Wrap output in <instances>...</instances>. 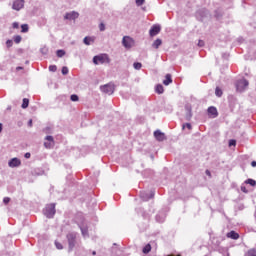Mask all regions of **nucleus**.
Masks as SVG:
<instances>
[{
	"instance_id": "1",
	"label": "nucleus",
	"mask_w": 256,
	"mask_h": 256,
	"mask_svg": "<svg viewBox=\"0 0 256 256\" xmlns=\"http://www.w3.org/2000/svg\"><path fill=\"white\" fill-rule=\"evenodd\" d=\"M94 65H103V63H109V56L107 54H100L93 57Z\"/></svg>"
},
{
	"instance_id": "2",
	"label": "nucleus",
	"mask_w": 256,
	"mask_h": 256,
	"mask_svg": "<svg viewBox=\"0 0 256 256\" xmlns=\"http://www.w3.org/2000/svg\"><path fill=\"white\" fill-rule=\"evenodd\" d=\"M122 45L125 49H131L135 47V40L131 36H124L122 39Z\"/></svg>"
},
{
	"instance_id": "3",
	"label": "nucleus",
	"mask_w": 256,
	"mask_h": 256,
	"mask_svg": "<svg viewBox=\"0 0 256 256\" xmlns=\"http://www.w3.org/2000/svg\"><path fill=\"white\" fill-rule=\"evenodd\" d=\"M102 93H106L107 95H113L115 93V84L108 83L100 87Z\"/></svg>"
},
{
	"instance_id": "4",
	"label": "nucleus",
	"mask_w": 256,
	"mask_h": 256,
	"mask_svg": "<svg viewBox=\"0 0 256 256\" xmlns=\"http://www.w3.org/2000/svg\"><path fill=\"white\" fill-rule=\"evenodd\" d=\"M55 204H49L46 206V208L44 209V215L48 218V219H52V217H54L55 215Z\"/></svg>"
},
{
	"instance_id": "5",
	"label": "nucleus",
	"mask_w": 256,
	"mask_h": 256,
	"mask_svg": "<svg viewBox=\"0 0 256 256\" xmlns=\"http://www.w3.org/2000/svg\"><path fill=\"white\" fill-rule=\"evenodd\" d=\"M247 87H249V81L246 79L238 80L236 83V89L240 91V93L243 92L244 89H247Z\"/></svg>"
},
{
	"instance_id": "6",
	"label": "nucleus",
	"mask_w": 256,
	"mask_h": 256,
	"mask_svg": "<svg viewBox=\"0 0 256 256\" xmlns=\"http://www.w3.org/2000/svg\"><path fill=\"white\" fill-rule=\"evenodd\" d=\"M140 197L144 201H149V199H153V197H155V190H151L150 192H141Z\"/></svg>"
},
{
	"instance_id": "7",
	"label": "nucleus",
	"mask_w": 256,
	"mask_h": 256,
	"mask_svg": "<svg viewBox=\"0 0 256 256\" xmlns=\"http://www.w3.org/2000/svg\"><path fill=\"white\" fill-rule=\"evenodd\" d=\"M67 239H68L69 250L72 251V249L75 247V239H77V236L73 233H69L67 235Z\"/></svg>"
},
{
	"instance_id": "8",
	"label": "nucleus",
	"mask_w": 256,
	"mask_h": 256,
	"mask_svg": "<svg viewBox=\"0 0 256 256\" xmlns=\"http://www.w3.org/2000/svg\"><path fill=\"white\" fill-rule=\"evenodd\" d=\"M25 7V0H16L13 3L12 9L15 11H21Z\"/></svg>"
},
{
	"instance_id": "9",
	"label": "nucleus",
	"mask_w": 256,
	"mask_h": 256,
	"mask_svg": "<svg viewBox=\"0 0 256 256\" xmlns=\"http://www.w3.org/2000/svg\"><path fill=\"white\" fill-rule=\"evenodd\" d=\"M154 137L156 140H158L159 142L162 141H167V136H165V133L161 132V130H156L154 132Z\"/></svg>"
},
{
	"instance_id": "10",
	"label": "nucleus",
	"mask_w": 256,
	"mask_h": 256,
	"mask_svg": "<svg viewBox=\"0 0 256 256\" xmlns=\"http://www.w3.org/2000/svg\"><path fill=\"white\" fill-rule=\"evenodd\" d=\"M159 33H161L160 25H153L149 31L150 37H155V35H159Z\"/></svg>"
},
{
	"instance_id": "11",
	"label": "nucleus",
	"mask_w": 256,
	"mask_h": 256,
	"mask_svg": "<svg viewBox=\"0 0 256 256\" xmlns=\"http://www.w3.org/2000/svg\"><path fill=\"white\" fill-rule=\"evenodd\" d=\"M64 19H68L69 21H75V19H79V12L72 11L70 13H66Z\"/></svg>"
},
{
	"instance_id": "12",
	"label": "nucleus",
	"mask_w": 256,
	"mask_h": 256,
	"mask_svg": "<svg viewBox=\"0 0 256 256\" xmlns=\"http://www.w3.org/2000/svg\"><path fill=\"white\" fill-rule=\"evenodd\" d=\"M8 166L15 168V167H21V160H19V158H12L9 162H8Z\"/></svg>"
},
{
	"instance_id": "13",
	"label": "nucleus",
	"mask_w": 256,
	"mask_h": 256,
	"mask_svg": "<svg viewBox=\"0 0 256 256\" xmlns=\"http://www.w3.org/2000/svg\"><path fill=\"white\" fill-rule=\"evenodd\" d=\"M185 110H186V115H185L186 121H191V117H193L191 105L187 104L185 106Z\"/></svg>"
},
{
	"instance_id": "14",
	"label": "nucleus",
	"mask_w": 256,
	"mask_h": 256,
	"mask_svg": "<svg viewBox=\"0 0 256 256\" xmlns=\"http://www.w3.org/2000/svg\"><path fill=\"white\" fill-rule=\"evenodd\" d=\"M227 237L229 239H234V240H237L239 239V233L235 232V231H230L229 233H227Z\"/></svg>"
},
{
	"instance_id": "15",
	"label": "nucleus",
	"mask_w": 256,
	"mask_h": 256,
	"mask_svg": "<svg viewBox=\"0 0 256 256\" xmlns=\"http://www.w3.org/2000/svg\"><path fill=\"white\" fill-rule=\"evenodd\" d=\"M84 45H91V43H95L94 37L86 36L83 40Z\"/></svg>"
},
{
	"instance_id": "16",
	"label": "nucleus",
	"mask_w": 256,
	"mask_h": 256,
	"mask_svg": "<svg viewBox=\"0 0 256 256\" xmlns=\"http://www.w3.org/2000/svg\"><path fill=\"white\" fill-rule=\"evenodd\" d=\"M208 113L209 115H212L213 117H217V115H219V113L217 112V108L210 106L208 108Z\"/></svg>"
},
{
	"instance_id": "17",
	"label": "nucleus",
	"mask_w": 256,
	"mask_h": 256,
	"mask_svg": "<svg viewBox=\"0 0 256 256\" xmlns=\"http://www.w3.org/2000/svg\"><path fill=\"white\" fill-rule=\"evenodd\" d=\"M161 45H163V41H162L161 39L157 38V39L153 42L152 47H153L154 49H159V47H161Z\"/></svg>"
},
{
	"instance_id": "18",
	"label": "nucleus",
	"mask_w": 256,
	"mask_h": 256,
	"mask_svg": "<svg viewBox=\"0 0 256 256\" xmlns=\"http://www.w3.org/2000/svg\"><path fill=\"white\" fill-rule=\"evenodd\" d=\"M173 83V79L171 78V74H166L165 80L163 81V85H171Z\"/></svg>"
},
{
	"instance_id": "19",
	"label": "nucleus",
	"mask_w": 256,
	"mask_h": 256,
	"mask_svg": "<svg viewBox=\"0 0 256 256\" xmlns=\"http://www.w3.org/2000/svg\"><path fill=\"white\" fill-rule=\"evenodd\" d=\"M155 91H156V93H158V95H162V93L165 91V89L163 88V85L158 84V85H156Z\"/></svg>"
},
{
	"instance_id": "20",
	"label": "nucleus",
	"mask_w": 256,
	"mask_h": 256,
	"mask_svg": "<svg viewBox=\"0 0 256 256\" xmlns=\"http://www.w3.org/2000/svg\"><path fill=\"white\" fill-rule=\"evenodd\" d=\"M21 33H28L29 32V25L27 24H22L21 25Z\"/></svg>"
},
{
	"instance_id": "21",
	"label": "nucleus",
	"mask_w": 256,
	"mask_h": 256,
	"mask_svg": "<svg viewBox=\"0 0 256 256\" xmlns=\"http://www.w3.org/2000/svg\"><path fill=\"white\" fill-rule=\"evenodd\" d=\"M245 183H246V185H251V187H255V185H256V181L251 178L247 179L245 181Z\"/></svg>"
},
{
	"instance_id": "22",
	"label": "nucleus",
	"mask_w": 256,
	"mask_h": 256,
	"mask_svg": "<svg viewBox=\"0 0 256 256\" xmlns=\"http://www.w3.org/2000/svg\"><path fill=\"white\" fill-rule=\"evenodd\" d=\"M143 253L145 255H147V253H150L151 252V244H147L144 248H143Z\"/></svg>"
},
{
	"instance_id": "23",
	"label": "nucleus",
	"mask_w": 256,
	"mask_h": 256,
	"mask_svg": "<svg viewBox=\"0 0 256 256\" xmlns=\"http://www.w3.org/2000/svg\"><path fill=\"white\" fill-rule=\"evenodd\" d=\"M215 95H216V97H222V95H223V90H221V88H219V87H216V89H215Z\"/></svg>"
},
{
	"instance_id": "24",
	"label": "nucleus",
	"mask_w": 256,
	"mask_h": 256,
	"mask_svg": "<svg viewBox=\"0 0 256 256\" xmlns=\"http://www.w3.org/2000/svg\"><path fill=\"white\" fill-rule=\"evenodd\" d=\"M29 107V99L24 98L22 102V109H27Z\"/></svg>"
},
{
	"instance_id": "25",
	"label": "nucleus",
	"mask_w": 256,
	"mask_h": 256,
	"mask_svg": "<svg viewBox=\"0 0 256 256\" xmlns=\"http://www.w3.org/2000/svg\"><path fill=\"white\" fill-rule=\"evenodd\" d=\"M134 69H136L137 71H139V69H141L143 67V64H141V62H135L133 64Z\"/></svg>"
},
{
	"instance_id": "26",
	"label": "nucleus",
	"mask_w": 256,
	"mask_h": 256,
	"mask_svg": "<svg viewBox=\"0 0 256 256\" xmlns=\"http://www.w3.org/2000/svg\"><path fill=\"white\" fill-rule=\"evenodd\" d=\"M54 143L53 142H44V147L46 149H52Z\"/></svg>"
},
{
	"instance_id": "27",
	"label": "nucleus",
	"mask_w": 256,
	"mask_h": 256,
	"mask_svg": "<svg viewBox=\"0 0 256 256\" xmlns=\"http://www.w3.org/2000/svg\"><path fill=\"white\" fill-rule=\"evenodd\" d=\"M56 55L57 57H65V50H57Z\"/></svg>"
},
{
	"instance_id": "28",
	"label": "nucleus",
	"mask_w": 256,
	"mask_h": 256,
	"mask_svg": "<svg viewBox=\"0 0 256 256\" xmlns=\"http://www.w3.org/2000/svg\"><path fill=\"white\" fill-rule=\"evenodd\" d=\"M83 237H87L89 235L87 228L80 227Z\"/></svg>"
},
{
	"instance_id": "29",
	"label": "nucleus",
	"mask_w": 256,
	"mask_h": 256,
	"mask_svg": "<svg viewBox=\"0 0 256 256\" xmlns=\"http://www.w3.org/2000/svg\"><path fill=\"white\" fill-rule=\"evenodd\" d=\"M21 36L20 35H16V36H14V43H17V44H19V43H21Z\"/></svg>"
},
{
	"instance_id": "30",
	"label": "nucleus",
	"mask_w": 256,
	"mask_h": 256,
	"mask_svg": "<svg viewBox=\"0 0 256 256\" xmlns=\"http://www.w3.org/2000/svg\"><path fill=\"white\" fill-rule=\"evenodd\" d=\"M40 53H42V55H47V53H49V49H47V47H43L40 49Z\"/></svg>"
},
{
	"instance_id": "31",
	"label": "nucleus",
	"mask_w": 256,
	"mask_h": 256,
	"mask_svg": "<svg viewBox=\"0 0 256 256\" xmlns=\"http://www.w3.org/2000/svg\"><path fill=\"white\" fill-rule=\"evenodd\" d=\"M69 73V68L67 66L62 67V75H68Z\"/></svg>"
},
{
	"instance_id": "32",
	"label": "nucleus",
	"mask_w": 256,
	"mask_h": 256,
	"mask_svg": "<svg viewBox=\"0 0 256 256\" xmlns=\"http://www.w3.org/2000/svg\"><path fill=\"white\" fill-rule=\"evenodd\" d=\"M71 101H79V96L77 94H72L70 96Z\"/></svg>"
},
{
	"instance_id": "33",
	"label": "nucleus",
	"mask_w": 256,
	"mask_h": 256,
	"mask_svg": "<svg viewBox=\"0 0 256 256\" xmlns=\"http://www.w3.org/2000/svg\"><path fill=\"white\" fill-rule=\"evenodd\" d=\"M45 140L49 141V143H55L53 136H46Z\"/></svg>"
},
{
	"instance_id": "34",
	"label": "nucleus",
	"mask_w": 256,
	"mask_h": 256,
	"mask_svg": "<svg viewBox=\"0 0 256 256\" xmlns=\"http://www.w3.org/2000/svg\"><path fill=\"white\" fill-rule=\"evenodd\" d=\"M49 71H51L52 73H55V71H57V66H55V65H50V66H49Z\"/></svg>"
},
{
	"instance_id": "35",
	"label": "nucleus",
	"mask_w": 256,
	"mask_h": 256,
	"mask_svg": "<svg viewBox=\"0 0 256 256\" xmlns=\"http://www.w3.org/2000/svg\"><path fill=\"white\" fill-rule=\"evenodd\" d=\"M235 145H237V141L236 140H230L229 141V147H235Z\"/></svg>"
},
{
	"instance_id": "36",
	"label": "nucleus",
	"mask_w": 256,
	"mask_h": 256,
	"mask_svg": "<svg viewBox=\"0 0 256 256\" xmlns=\"http://www.w3.org/2000/svg\"><path fill=\"white\" fill-rule=\"evenodd\" d=\"M145 3V0H136L137 7H141Z\"/></svg>"
},
{
	"instance_id": "37",
	"label": "nucleus",
	"mask_w": 256,
	"mask_h": 256,
	"mask_svg": "<svg viewBox=\"0 0 256 256\" xmlns=\"http://www.w3.org/2000/svg\"><path fill=\"white\" fill-rule=\"evenodd\" d=\"M247 256H256V250H249Z\"/></svg>"
},
{
	"instance_id": "38",
	"label": "nucleus",
	"mask_w": 256,
	"mask_h": 256,
	"mask_svg": "<svg viewBox=\"0 0 256 256\" xmlns=\"http://www.w3.org/2000/svg\"><path fill=\"white\" fill-rule=\"evenodd\" d=\"M6 47H13V40H7L6 41Z\"/></svg>"
},
{
	"instance_id": "39",
	"label": "nucleus",
	"mask_w": 256,
	"mask_h": 256,
	"mask_svg": "<svg viewBox=\"0 0 256 256\" xmlns=\"http://www.w3.org/2000/svg\"><path fill=\"white\" fill-rule=\"evenodd\" d=\"M10 201H11V198H9V197H5V198L3 199V203H4L5 205L9 204Z\"/></svg>"
},
{
	"instance_id": "40",
	"label": "nucleus",
	"mask_w": 256,
	"mask_h": 256,
	"mask_svg": "<svg viewBox=\"0 0 256 256\" xmlns=\"http://www.w3.org/2000/svg\"><path fill=\"white\" fill-rule=\"evenodd\" d=\"M185 127H187V129L191 130L193 127L191 126V123H186L183 125V129H185Z\"/></svg>"
},
{
	"instance_id": "41",
	"label": "nucleus",
	"mask_w": 256,
	"mask_h": 256,
	"mask_svg": "<svg viewBox=\"0 0 256 256\" xmlns=\"http://www.w3.org/2000/svg\"><path fill=\"white\" fill-rule=\"evenodd\" d=\"M56 248L57 249H63V244L59 242H55Z\"/></svg>"
},
{
	"instance_id": "42",
	"label": "nucleus",
	"mask_w": 256,
	"mask_h": 256,
	"mask_svg": "<svg viewBox=\"0 0 256 256\" xmlns=\"http://www.w3.org/2000/svg\"><path fill=\"white\" fill-rule=\"evenodd\" d=\"M198 47H205V42L203 40H199Z\"/></svg>"
},
{
	"instance_id": "43",
	"label": "nucleus",
	"mask_w": 256,
	"mask_h": 256,
	"mask_svg": "<svg viewBox=\"0 0 256 256\" xmlns=\"http://www.w3.org/2000/svg\"><path fill=\"white\" fill-rule=\"evenodd\" d=\"M241 191L243 192V193H249V191L247 190V187H245V186H241Z\"/></svg>"
},
{
	"instance_id": "44",
	"label": "nucleus",
	"mask_w": 256,
	"mask_h": 256,
	"mask_svg": "<svg viewBox=\"0 0 256 256\" xmlns=\"http://www.w3.org/2000/svg\"><path fill=\"white\" fill-rule=\"evenodd\" d=\"M13 29H19V24L17 22H14L12 24Z\"/></svg>"
},
{
	"instance_id": "45",
	"label": "nucleus",
	"mask_w": 256,
	"mask_h": 256,
	"mask_svg": "<svg viewBox=\"0 0 256 256\" xmlns=\"http://www.w3.org/2000/svg\"><path fill=\"white\" fill-rule=\"evenodd\" d=\"M99 29L100 31H105V24L101 23Z\"/></svg>"
},
{
	"instance_id": "46",
	"label": "nucleus",
	"mask_w": 256,
	"mask_h": 256,
	"mask_svg": "<svg viewBox=\"0 0 256 256\" xmlns=\"http://www.w3.org/2000/svg\"><path fill=\"white\" fill-rule=\"evenodd\" d=\"M25 159H31V153L27 152L25 155H24Z\"/></svg>"
},
{
	"instance_id": "47",
	"label": "nucleus",
	"mask_w": 256,
	"mask_h": 256,
	"mask_svg": "<svg viewBox=\"0 0 256 256\" xmlns=\"http://www.w3.org/2000/svg\"><path fill=\"white\" fill-rule=\"evenodd\" d=\"M28 127H33V120L30 119V120L28 121Z\"/></svg>"
},
{
	"instance_id": "48",
	"label": "nucleus",
	"mask_w": 256,
	"mask_h": 256,
	"mask_svg": "<svg viewBox=\"0 0 256 256\" xmlns=\"http://www.w3.org/2000/svg\"><path fill=\"white\" fill-rule=\"evenodd\" d=\"M206 175H208V177H211V171L206 170Z\"/></svg>"
},
{
	"instance_id": "49",
	"label": "nucleus",
	"mask_w": 256,
	"mask_h": 256,
	"mask_svg": "<svg viewBox=\"0 0 256 256\" xmlns=\"http://www.w3.org/2000/svg\"><path fill=\"white\" fill-rule=\"evenodd\" d=\"M251 166H252V167H256V161H252V162H251Z\"/></svg>"
},
{
	"instance_id": "50",
	"label": "nucleus",
	"mask_w": 256,
	"mask_h": 256,
	"mask_svg": "<svg viewBox=\"0 0 256 256\" xmlns=\"http://www.w3.org/2000/svg\"><path fill=\"white\" fill-rule=\"evenodd\" d=\"M21 69H23V67L18 66V67L16 68V71H21Z\"/></svg>"
},
{
	"instance_id": "51",
	"label": "nucleus",
	"mask_w": 256,
	"mask_h": 256,
	"mask_svg": "<svg viewBox=\"0 0 256 256\" xmlns=\"http://www.w3.org/2000/svg\"><path fill=\"white\" fill-rule=\"evenodd\" d=\"M3 131V124L0 123V133Z\"/></svg>"
},
{
	"instance_id": "52",
	"label": "nucleus",
	"mask_w": 256,
	"mask_h": 256,
	"mask_svg": "<svg viewBox=\"0 0 256 256\" xmlns=\"http://www.w3.org/2000/svg\"><path fill=\"white\" fill-rule=\"evenodd\" d=\"M23 126V122H18V127H22Z\"/></svg>"
},
{
	"instance_id": "53",
	"label": "nucleus",
	"mask_w": 256,
	"mask_h": 256,
	"mask_svg": "<svg viewBox=\"0 0 256 256\" xmlns=\"http://www.w3.org/2000/svg\"><path fill=\"white\" fill-rule=\"evenodd\" d=\"M92 255H97V252H96V251H93V252H92Z\"/></svg>"
},
{
	"instance_id": "54",
	"label": "nucleus",
	"mask_w": 256,
	"mask_h": 256,
	"mask_svg": "<svg viewBox=\"0 0 256 256\" xmlns=\"http://www.w3.org/2000/svg\"><path fill=\"white\" fill-rule=\"evenodd\" d=\"M157 221H159V216H156Z\"/></svg>"
},
{
	"instance_id": "55",
	"label": "nucleus",
	"mask_w": 256,
	"mask_h": 256,
	"mask_svg": "<svg viewBox=\"0 0 256 256\" xmlns=\"http://www.w3.org/2000/svg\"><path fill=\"white\" fill-rule=\"evenodd\" d=\"M7 109L10 111L11 107H8Z\"/></svg>"
},
{
	"instance_id": "56",
	"label": "nucleus",
	"mask_w": 256,
	"mask_h": 256,
	"mask_svg": "<svg viewBox=\"0 0 256 256\" xmlns=\"http://www.w3.org/2000/svg\"><path fill=\"white\" fill-rule=\"evenodd\" d=\"M168 256H174V255H168ZM178 256H181V255H178Z\"/></svg>"
}]
</instances>
